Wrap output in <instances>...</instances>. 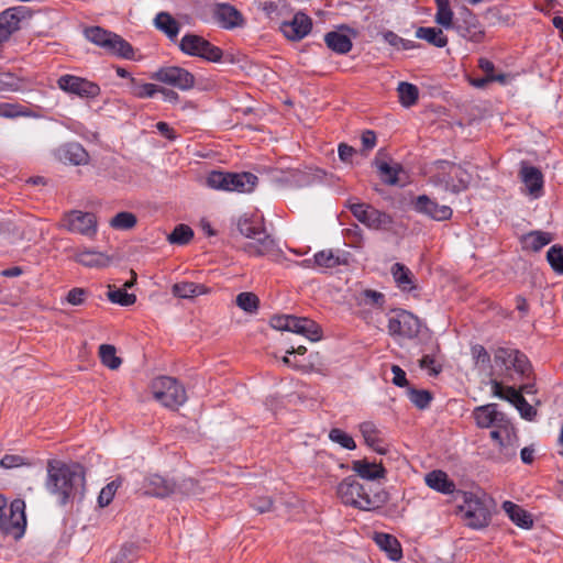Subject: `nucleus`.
<instances>
[{
  "mask_svg": "<svg viewBox=\"0 0 563 563\" xmlns=\"http://www.w3.org/2000/svg\"><path fill=\"white\" fill-rule=\"evenodd\" d=\"M194 238V231L186 224H178L168 235L167 240L172 244L185 245Z\"/></svg>",
  "mask_w": 563,
  "mask_h": 563,
  "instance_id": "48",
  "label": "nucleus"
},
{
  "mask_svg": "<svg viewBox=\"0 0 563 563\" xmlns=\"http://www.w3.org/2000/svg\"><path fill=\"white\" fill-rule=\"evenodd\" d=\"M118 488H119V484L114 481L109 483L107 486H104L98 496L99 506L100 507L108 506L112 501Z\"/></svg>",
  "mask_w": 563,
  "mask_h": 563,
  "instance_id": "57",
  "label": "nucleus"
},
{
  "mask_svg": "<svg viewBox=\"0 0 563 563\" xmlns=\"http://www.w3.org/2000/svg\"><path fill=\"white\" fill-rule=\"evenodd\" d=\"M27 16H30V12L26 7L9 8L0 14V25L12 34L19 30L20 22Z\"/></svg>",
  "mask_w": 563,
  "mask_h": 563,
  "instance_id": "29",
  "label": "nucleus"
},
{
  "mask_svg": "<svg viewBox=\"0 0 563 563\" xmlns=\"http://www.w3.org/2000/svg\"><path fill=\"white\" fill-rule=\"evenodd\" d=\"M349 209L361 223L371 230H389L391 228V216L367 203L350 202Z\"/></svg>",
  "mask_w": 563,
  "mask_h": 563,
  "instance_id": "14",
  "label": "nucleus"
},
{
  "mask_svg": "<svg viewBox=\"0 0 563 563\" xmlns=\"http://www.w3.org/2000/svg\"><path fill=\"white\" fill-rule=\"evenodd\" d=\"M435 166L441 169V170H446V169H450V174H453L456 178H457V184L456 185H460V179L463 178V179H467L470 181V176L468 174L463 170L461 167H457L455 164L453 163H450L448 161H438L435 163Z\"/></svg>",
  "mask_w": 563,
  "mask_h": 563,
  "instance_id": "58",
  "label": "nucleus"
},
{
  "mask_svg": "<svg viewBox=\"0 0 563 563\" xmlns=\"http://www.w3.org/2000/svg\"><path fill=\"white\" fill-rule=\"evenodd\" d=\"M238 230L250 240L242 246V250L250 256H264L275 250V241L261 223L243 217L238 221Z\"/></svg>",
  "mask_w": 563,
  "mask_h": 563,
  "instance_id": "3",
  "label": "nucleus"
},
{
  "mask_svg": "<svg viewBox=\"0 0 563 563\" xmlns=\"http://www.w3.org/2000/svg\"><path fill=\"white\" fill-rule=\"evenodd\" d=\"M136 547L134 544H124L112 563H132L136 558Z\"/></svg>",
  "mask_w": 563,
  "mask_h": 563,
  "instance_id": "56",
  "label": "nucleus"
},
{
  "mask_svg": "<svg viewBox=\"0 0 563 563\" xmlns=\"http://www.w3.org/2000/svg\"><path fill=\"white\" fill-rule=\"evenodd\" d=\"M327 46L336 54H346L352 49V41L341 31H331L324 35Z\"/></svg>",
  "mask_w": 563,
  "mask_h": 563,
  "instance_id": "35",
  "label": "nucleus"
},
{
  "mask_svg": "<svg viewBox=\"0 0 563 563\" xmlns=\"http://www.w3.org/2000/svg\"><path fill=\"white\" fill-rule=\"evenodd\" d=\"M137 223V219L134 213L122 211L117 213L111 220L110 225L115 230H130Z\"/></svg>",
  "mask_w": 563,
  "mask_h": 563,
  "instance_id": "50",
  "label": "nucleus"
},
{
  "mask_svg": "<svg viewBox=\"0 0 563 563\" xmlns=\"http://www.w3.org/2000/svg\"><path fill=\"white\" fill-rule=\"evenodd\" d=\"M407 395L410 401L419 409L428 408L432 400L431 393L426 389L408 388Z\"/></svg>",
  "mask_w": 563,
  "mask_h": 563,
  "instance_id": "51",
  "label": "nucleus"
},
{
  "mask_svg": "<svg viewBox=\"0 0 563 563\" xmlns=\"http://www.w3.org/2000/svg\"><path fill=\"white\" fill-rule=\"evenodd\" d=\"M329 439L346 450H354L356 448L354 439L345 431L333 428L329 432Z\"/></svg>",
  "mask_w": 563,
  "mask_h": 563,
  "instance_id": "53",
  "label": "nucleus"
},
{
  "mask_svg": "<svg viewBox=\"0 0 563 563\" xmlns=\"http://www.w3.org/2000/svg\"><path fill=\"white\" fill-rule=\"evenodd\" d=\"M492 428L490 438L498 446L497 461L508 462L516 457L519 439L510 420L508 419L505 423H498L496 427Z\"/></svg>",
  "mask_w": 563,
  "mask_h": 563,
  "instance_id": "8",
  "label": "nucleus"
},
{
  "mask_svg": "<svg viewBox=\"0 0 563 563\" xmlns=\"http://www.w3.org/2000/svg\"><path fill=\"white\" fill-rule=\"evenodd\" d=\"M99 356L101 363L110 369H118L122 363L121 358L115 354V347L110 344H101L99 346Z\"/></svg>",
  "mask_w": 563,
  "mask_h": 563,
  "instance_id": "46",
  "label": "nucleus"
},
{
  "mask_svg": "<svg viewBox=\"0 0 563 563\" xmlns=\"http://www.w3.org/2000/svg\"><path fill=\"white\" fill-rule=\"evenodd\" d=\"M214 19L225 30L242 27L245 24L242 13L229 3H218L216 5Z\"/></svg>",
  "mask_w": 563,
  "mask_h": 563,
  "instance_id": "24",
  "label": "nucleus"
},
{
  "mask_svg": "<svg viewBox=\"0 0 563 563\" xmlns=\"http://www.w3.org/2000/svg\"><path fill=\"white\" fill-rule=\"evenodd\" d=\"M108 298L111 302L123 307L131 306L136 301L134 294H129L125 289L115 288L113 286H109Z\"/></svg>",
  "mask_w": 563,
  "mask_h": 563,
  "instance_id": "49",
  "label": "nucleus"
},
{
  "mask_svg": "<svg viewBox=\"0 0 563 563\" xmlns=\"http://www.w3.org/2000/svg\"><path fill=\"white\" fill-rule=\"evenodd\" d=\"M437 4V13L434 15V21L440 26L450 30L453 29L455 24L454 12L450 7L449 0H434Z\"/></svg>",
  "mask_w": 563,
  "mask_h": 563,
  "instance_id": "38",
  "label": "nucleus"
},
{
  "mask_svg": "<svg viewBox=\"0 0 563 563\" xmlns=\"http://www.w3.org/2000/svg\"><path fill=\"white\" fill-rule=\"evenodd\" d=\"M58 88L65 92L74 93L80 98L93 99L100 95V87L85 78L63 75L57 80Z\"/></svg>",
  "mask_w": 563,
  "mask_h": 563,
  "instance_id": "18",
  "label": "nucleus"
},
{
  "mask_svg": "<svg viewBox=\"0 0 563 563\" xmlns=\"http://www.w3.org/2000/svg\"><path fill=\"white\" fill-rule=\"evenodd\" d=\"M471 355L474 361V366L479 373H483L488 377L494 376L490 354L483 345H473L471 347Z\"/></svg>",
  "mask_w": 563,
  "mask_h": 563,
  "instance_id": "32",
  "label": "nucleus"
},
{
  "mask_svg": "<svg viewBox=\"0 0 563 563\" xmlns=\"http://www.w3.org/2000/svg\"><path fill=\"white\" fill-rule=\"evenodd\" d=\"M391 275L400 289L409 291L415 288L413 275L410 272V269L406 267L404 264L395 263L391 266Z\"/></svg>",
  "mask_w": 563,
  "mask_h": 563,
  "instance_id": "40",
  "label": "nucleus"
},
{
  "mask_svg": "<svg viewBox=\"0 0 563 563\" xmlns=\"http://www.w3.org/2000/svg\"><path fill=\"white\" fill-rule=\"evenodd\" d=\"M60 225L71 233L88 238L95 236L97 233V218L91 212L71 210L64 214Z\"/></svg>",
  "mask_w": 563,
  "mask_h": 563,
  "instance_id": "16",
  "label": "nucleus"
},
{
  "mask_svg": "<svg viewBox=\"0 0 563 563\" xmlns=\"http://www.w3.org/2000/svg\"><path fill=\"white\" fill-rule=\"evenodd\" d=\"M453 30L463 38L474 43L482 42L485 36V30L476 14L466 5L457 8Z\"/></svg>",
  "mask_w": 563,
  "mask_h": 563,
  "instance_id": "13",
  "label": "nucleus"
},
{
  "mask_svg": "<svg viewBox=\"0 0 563 563\" xmlns=\"http://www.w3.org/2000/svg\"><path fill=\"white\" fill-rule=\"evenodd\" d=\"M397 92L401 106L410 108L417 103L419 98V89L413 84L401 81L398 84Z\"/></svg>",
  "mask_w": 563,
  "mask_h": 563,
  "instance_id": "45",
  "label": "nucleus"
},
{
  "mask_svg": "<svg viewBox=\"0 0 563 563\" xmlns=\"http://www.w3.org/2000/svg\"><path fill=\"white\" fill-rule=\"evenodd\" d=\"M269 324L275 330L300 334L311 342H317L322 338L320 325L309 318L292 314L273 316Z\"/></svg>",
  "mask_w": 563,
  "mask_h": 563,
  "instance_id": "6",
  "label": "nucleus"
},
{
  "mask_svg": "<svg viewBox=\"0 0 563 563\" xmlns=\"http://www.w3.org/2000/svg\"><path fill=\"white\" fill-rule=\"evenodd\" d=\"M383 37L389 45L397 47V48L405 49V51L419 48L421 46L417 42H413L410 40H405V38L398 36L393 31H386L385 33H383Z\"/></svg>",
  "mask_w": 563,
  "mask_h": 563,
  "instance_id": "52",
  "label": "nucleus"
},
{
  "mask_svg": "<svg viewBox=\"0 0 563 563\" xmlns=\"http://www.w3.org/2000/svg\"><path fill=\"white\" fill-rule=\"evenodd\" d=\"M492 428L490 438L498 446L497 461L508 462L516 457L519 439L510 420L508 419L505 423H498L496 427Z\"/></svg>",
  "mask_w": 563,
  "mask_h": 563,
  "instance_id": "9",
  "label": "nucleus"
},
{
  "mask_svg": "<svg viewBox=\"0 0 563 563\" xmlns=\"http://www.w3.org/2000/svg\"><path fill=\"white\" fill-rule=\"evenodd\" d=\"M415 210L437 221L448 220L453 213L449 206H440L426 195L417 197L415 200Z\"/></svg>",
  "mask_w": 563,
  "mask_h": 563,
  "instance_id": "23",
  "label": "nucleus"
},
{
  "mask_svg": "<svg viewBox=\"0 0 563 563\" xmlns=\"http://www.w3.org/2000/svg\"><path fill=\"white\" fill-rule=\"evenodd\" d=\"M552 240H553V236L549 232L531 231L523 236L522 242H523L526 249H529L533 252H538L543 246L551 243Z\"/></svg>",
  "mask_w": 563,
  "mask_h": 563,
  "instance_id": "43",
  "label": "nucleus"
},
{
  "mask_svg": "<svg viewBox=\"0 0 563 563\" xmlns=\"http://www.w3.org/2000/svg\"><path fill=\"white\" fill-rule=\"evenodd\" d=\"M272 506L273 501L269 497H257L252 501V507L260 514L269 511Z\"/></svg>",
  "mask_w": 563,
  "mask_h": 563,
  "instance_id": "62",
  "label": "nucleus"
},
{
  "mask_svg": "<svg viewBox=\"0 0 563 563\" xmlns=\"http://www.w3.org/2000/svg\"><path fill=\"white\" fill-rule=\"evenodd\" d=\"M206 183L210 188L216 190L249 194L256 187L258 178L256 175L247 172L224 173L213 170L207 176Z\"/></svg>",
  "mask_w": 563,
  "mask_h": 563,
  "instance_id": "4",
  "label": "nucleus"
},
{
  "mask_svg": "<svg viewBox=\"0 0 563 563\" xmlns=\"http://www.w3.org/2000/svg\"><path fill=\"white\" fill-rule=\"evenodd\" d=\"M87 291L84 288H73L68 291L66 300L73 306H80L85 302Z\"/></svg>",
  "mask_w": 563,
  "mask_h": 563,
  "instance_id": "60",
  "label": "nucleus"
},
{
  "mask_svg": "<svg viewBox=\"0 0 563 563\" xmlns=\"http://www.w3.org/2000/svg\"><path fill=\"white\" fill-rule=\"evenodd\" d=\"M515 407L520 412V416L526 420L531 421L537 416V410L525 399V397Z\"/></svg>",
  "mask_w": 563,
  "mask_h": 563,
  "instance_id": "59",
  "label": "nucleus"
},
{
  "mask_svg": "<svg viewBox=\"0 0 563 563\" xmlns=\"http://www.w3.org/2000/svg\"><path fill=\"white\" fill-rule=\"evenodd\" d=\"M336 493L343 504L365 511L377 509L388 500V494L384 489L372 493L354 476L345 477L339 484Z\"/></svg>",
  "mask_w": 563,
  "mask_h": 563,
  "instance_id": "2",
  "label": "nucleus"
},
{
  "mask_svg": "<svg viewBox=\"0 0 563 563\" xmlns=\"http://www.w3.org/2000/svg\"><path fill=\"white\" fill-rule=\"evenodd\" d=\"M55 157L64 163L75 166L85 165L89 161V155L79 143H66L55 151Z\"/></svg>",
  "mask_w": 563,
  "mask_h": 563,
  "instance_id": "25",
  "label": "nucleus"
},
{
  "mask_svg": "<svg viewBox=\"0 0 563 563\" xmlns=\"http://www.w3.org/2000/svg\"><path fill=\"white\" fill-rule=\"evenodd\" d=\"M426 484L440 493H451L454 489V484L451 482L446 473L442 471H432L426 475Z\"/></svg>",
  "mask_w": 563,
  "mask_h": 563,
  "instance_id": "39",
  "label": "nucleus"
},
{
  "mask_svg": "<svg viewBox=\"0 0 563 563\" xmlns=\"http://www.w3.org/2000/svg\"><path fill=\"white\" fill-rule=\"evenodd\" d=\"M24 464H26V463L24 462V459L22 456H20V455L7 454L0 461V465L3 468L19 467V466L24 465Z\"/></svg>",
  "mask_w": 563,
  "mask_h": 563,
  "instance_id": "61",
  "label": "nucleus"
},
{
  "mask_svg": "<svg viewBox=\"0 0 563 563\" xmlns=\"http://www.w3.org/2000/svg\"><path fill=\"white\" fill-rule=\"evenodd\" d=\"M151 388L154 398L167 408L176 409L187 400L184 386L173 377H157L152 382Z\"/></svg>",
  "mask_w": 563,
  "mask_h": 563,
  "instance_id": "7",
  "label": "nucleus"
},
{
  "mask_svg": "<svg viewBox=\"0 0 563 563\" xmlns=\"http://www.w3.org/2000/svg\"><path fill=\"white\" fill-rule=\"evenodd\" d=\"M416 37L427 41L429 44L442 48L448 44V37L442 29L431 26H420L416 31Z\"/></svg>",
  "mask_w": 563,
  "mask_h": 563,
  "instance_id": "37",
  "label": "nucleus"
},
{
  "mask_svg": "<svg viewBox=\"0 0 563 563\" xmlns=\"http://www.w3.org/2000/svg\"><path fill=\"white\" fill-rule=\"evenodd\" d=\"M172 292L176 297L189 299L206 294L207 288L200 284L183 282L175 284L172 288Z\"/></svg>",
  "mask_w": 563,
  "mask_h": 563,
  "instance_id": "42",
  "label": "nucleus"
},
{
  "mask_svg": "<svg viewBox=\"0 0 563 563\" xmlns=\"http://www.w3.org/2000/svg\"><path fill=\"white\" fill-rule=\"evenodd\" d=\"M140 490L146 496L166 498L178 490V485L159 474H148L144 476Z\"/></svg>",
  "mask_w": 563,
  "mask_h": 563,
  "instance_id": "19",
  "label": "nucleus"
},
{
  "mask_svg": "<svg viewBox=\"0 0 563 563\" xmlns=\"http://www.w3.org/2000/svg\"><path fill=\"white\" fill-rule=\"evenodd\" d=\"M390 369L394 374L393 384L398 387H405L408 384L405 371L398 365H391Z\"/></svg>",
  "mask_w": 563,
  "mask_h": 563,
  "instance_id": "63",
  "label": "nucleus"
},
{
  "mask_svg": "<svg viewBox=\"0 0 563 563\" xmlns=\"http://www.w3.org/2000/svg\"><path fill=\"white\" fill-rule=\"evenodd\" d=\"M522 398V394L515 387H506L504 397L501 399L507 400L511 405L516 406Z\"/></svg>",
  "mask_w": 563,
  "mask_h": 563,
  "instance_id": "64",
  "label": "nucleus"
},
{
  "mask_svg": "<svg viewBox=\"0 0 563 563\" xmlns=\"http://www.w3.org/2000/svg\"><path fill=\"white\" fill-rule=\"evenodd\" d=\"M311 27V19L301 12L296 13L291 21L284 22L280 25L283 34L291 41H300L309 34Z\"/></svg>",
  "mask_w": 563,
  "mask_h": 563,
  "instance_id": "22",
  "label": "nucleus"
},
{
  "mask_svg": "<svg viewBox=\"0 0 563 563\" xmlns=\"http://www.w3.org/2000/svg\"><path fill=\"white\" fill-rule=\"evenodd\" d=\"M74 261L89 268H101L109 265L111 258L102 252L84 250L75 253Z\"/></svg>",
  "mask_w": 563,
  "mask_h": 563,
  "instance_id": "30",
  "label": "nucleus"
},
{
  "mask_svg": "<svg viewBox=\"0 0 563 563\" xmlns=\"http://www.w3.org/2000/svg\"><path fill=\"white\" fill-rule=\"evenodd\" d=\"M473 416L479 428L496 427L498 423H505L506 420H508L504 412L497 410L496 404H488L475 408Z\"/></svg>",
  "mask_w": 563,
  "mask_h": 563,
  "instance_id": "26",
  "label": "nucleus"
},
{
  "mask_svg": "<svg viewBox=\"0 0 563 563\" xmlns=\"http://www.w3.org/2000/svg\"><path fill=\"white\" fill-rule=\"evenodd\" d=\"M151 78L180 90H188L195 85V77L187 69L177 66L162 67Z\"/></svg>",
  "mask_w": 563,
  "mask_h": 563,
  "instance_id": "17",
  "label": "nucleus"
},
{
  "mask_svg": "<svg viewBox=\"0 0 563 563\" xmlns=\"http://www.w3.org/2000/svg\"><path fill=\"white\" fill-rule=\"evenodd\" d=\"M239 308L247 313H255L260 306V299L254 292H240L235 298Z\"/></svg>",
  "mask_w": 563,
  "mask_h": 563,
  "instance_id": "47",
  "label": "nucleus"
},
{
  "mask_svg": "<svg viewBox=\"0 0 563 563\" xmlns=\"http://www.w3.org/2000/svg\"><path fill=\"white\" fill-rule=\"evenodd\" d=\"M495 367H500L505 372L514 369L521 377L529 378L532 373V365L528 357L519 350L511 347H497L494 351Z\"/></svg>",
  "mask_w": 563,
  "mask_h": 563,
  "instance_id": "11",
  "label": "nucleus"
},
{
  "mask_svg": "<svg viewBox=\"0 0 563 563\" xmlns=\"http://www.w3.org/2000/svg\"><path fill=\"white\" fill-rule=\"evenodd\" d=\"M179 49L189 56L203 58L211 63L222 59L223 51L197 34H185L179 42Z\"/></svg>",
  "mask_w": 563,
  "mask_h": 563,
  "instance_id": "10",
  "label": "nucleus"
},
{
  "mask_svg": "<svg viewBox=\"0 0 563 563\" xmlns=\"http://www.w3.org/2000/svg\"><path fill=\"white\" fill-rule=\"evenodd\" d=\"M547 260L554 272L563 274V247L561 245H552L547 252Z\"/></svg>",
  "mask_w": 563,
  "mask_h": 563,
  "instance_id": "54",
  "label": "nucleus"
},
{
  "mask_svg": "<svg viewBox=\"0 0 563 563\" xmlns=\"http://www.w3.org/2000/svg\"><path fill=\"white\" fill-rule=\"evenodd\" d=\"M352 470L363 479L375 481L384 478L386 470L382 464L369 462L367 460L353 461Z\"/></svg>",
  "mask_w": 563,
  "mask_h": 563,
  "instance_id": "28",
  "label": "nucleus"
},
{
  "mask_svg": "<svg viewBox=\"0 0 563 563\" xmlns=\"http://www.w3.org/2000/svg\"><path fill=\"white\" fill-rule=\"evenodd\" d=\"M387 329L394 338L413 339L420 332V321L409 311L394 310L388 316Z\"/></svg>",
  "mask_w": 563,
  "mask_h": 563,
  "instance_id": "12",
  "label": "nucleus"
},
{
  "mask_svg": "<svg viewBox=\"0 0 563 563\" xmlns=\"http://www.w3.org/2000/svg\"><path fill=\"white\" fill-rule=\"evenodd\" d=\"M358 430L364 438L365 443L378 454H386L387 449L382 445V440L378 437V429L375 423L371 421L362 422Z\"/></svg>",
  "mask_w": 563,
  "mask_h": 563,
  "instance_id": "33",
  "label": "nucleus"
},
{
  "mask_svg": "<svg viewBox=\"0 0 563 563\" xmlns=\"http://www.w3.org/2000/svg\"><path fill=\"white\" fill-rule=\"evenodd\" d=\"M438 172L431 177V181L437 185L441 186L446 191L452 192H460L461 190H464L467 188L468 180L467 179H460V185H456L452 178L454 176L453 174H450V169L441 170L437 167Z\"/></svg>",
  "mask_w": 563,
  "mask_h": 563,
  "instance_id": "34",
  "label": "nucleus"
},
{
  "mask_svg": "<svg viewBox=\"0 0 563 563\" xmlns=\"http://www.w3.org/2000/svg\"><path fill=\"white\" fill-rule=\"evenodd\" d=\"M503 509L509 516L511 521L518 527L523 529H529L532 527L533 521L531 516L520 506L507 500L504 501Z\"/></svg>",
  "mask_w": 563,
  "mask_h": 563,
  "instance_id": "36",
  "label": "nucleus"
},
{
  "mask_svg": "<svg viewBox=\"0 0 563 563\" xmlns=\"http://www.w3.org/2000/svg\"><path fill=\"white\" fill-rule=\"evenodd\" d=\"M461 512L466 520L467 526L472 528H483L488 525L490 511L485 501L473 493H465L463 505L460 506Z\"/></svg>",
  "mask_w": 563,
  "mask_h": 563,
  "instance_id": "15",
  "label": "nucleus"
},
{
  "mask_svg": "<svg viewBox=\"0 0 563 563\" xmlns=\"http://www.w3.org/2000/svg\"><path fill=\"white\" fill-rule=\"evenodd\" d=\"M519 176L525 185V191L527 195L533 199H538L543 195L544 180L539 168L522 163Z\"/></svg>",
  "mask_w": 563,
  "mask_h": 563,
  "instance_id": "21",
  "label": "nucleus"
},
{
  "mask_svg": "<svg viewBox=\"0 0 563 563\" xmlns=\"http://www.w3.org/2000/svg\"><path fill=\"white\" fill-rule=\"evenodd\" d=\"M378 172L384 180V183L388 185H397L398 184V172L400 170V166H390L389 164L382 162L377 163Z\"/></svg>",
  "mask_w": 563,
  "mask_h": 563,
  "instance_id": "55",
  "label": "nucleus"
},
{
  "mask_svg": "<svg viewBox=\"0 0 563 563\" xmlns=\"http://www.w3.org/2000/svg\"><path fill=\"white\" fill-rule=\"evenodd\" d=\"M45 486L60 505H65L84 489V467L77 463L65 464L59 461H49Z\"/></svg>",
  "mask_w": 563,
  "mask_h": 563,
  "instance_id": "1",
  "label": "nucleus"
},
{
  "mask_svg": "<svg viewBox=\"0 0 563 563\" xmlns=\"http://www.w3.org/2000/svg\"><path fill=\"white\" fill-rule=\"evenodd\" d=\"M154 24L170 40L176 38L179 33V23L167 12H159L155 16Z\"/></svg>",
  "mask_w": 563,
  "mask_h": 563,
  "instance_id": "41",
  "label": "nucleus"
},
{
  "mask_svg": "<svg viewBox=\"0 0 563 563\" xmlns=\"http://www.w3.org/2000/svg\"><path fill=\"white\" fill-rule=\"evenodd\" d=\"M85 35L88 41L100 46L111 55L125 59H133L134 57V49L132 45L122 36L111 31L104 30L100 26H91L85 30Z\"/></svg>",
  "mask_w": 563,
  "mask_h": 563,
  "instance_id": "5",
  "label": "nucleus"
},
{
  "mask_svg": "<svg viewBox=\"0 0 563 563\" xmlns=\"http://www.w3.org/2000/svg\"><path fill=\"white\" fill-rule=\"evenodd\" d=\"M313 262L317 263L320 269L335 268L349 264V254L339 251L334 252L333 250H322L314 254Z\"/></svg>",
  "mask_w": 563,
  "mask_h": 563,
  "instance_id": "27",
  "label": "nucleus"
},
{
  "mask_svg": "<svg viewBox=\"0 0 563 563\" xmlns=\"http://www.w3.org/2000/svg\"><path fill=\"white\" fill-rule=\"evenodd\" d=\"M129 92L135 98L144 99L152 98L158 92V86L148 82H142L139 79L131 77L128 84Z\"/></svg>",
  "mask_w": 563,
  "mask_h": 563,
  "instance_id": "44",
  "label": "nucleus"
},
{
  "mask_svg": "<svg viewBox=\"0 0 563 563\" xmlns=\"http://www.w3.org/2000/svg\"><path fill=\"white\" fill-rule=\"evenodd\" d=\"M374 541L378 548L385 551L388 558L393 561H398L402 556L401 545L399 541L388 533H375Z\"/></svg>",
  "mask_w": 563,
  "mask_h": 563,
  "instance_id": "31",
  "label": "nucleus"
},
{
  "mask_svg": "<svg viewBox=\"0 0 563 563\" xmlns=\"http://www.w3.org/2000/svg\"><path fill=\"white\" fill-rule=\"evenodd\" d=\"M4 523L3 528L0 530L5 534H15L16 537H21L24 533L26 526V517H25V504L21 499H14L4 515Z\"/></svg>",
  "mask_w": 563,
  "mask_h": 563,
  "instance_id": "20",
  "label": "nucleus"
}]
</instances>
